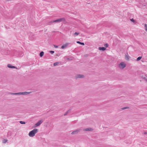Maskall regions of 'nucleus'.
<instances>
[{
    "label": "nucleus",
    "mask_w": 147,
    "mask_h": 147,
    "mask_svg": "<svg viewBox=\"0 0 147 147\" xmlns=\"http://www.w3.org/2000/svg\"><path fill=\"white\" fill-rule=\"evenodd\" d=\"M99 50H102L103 51H105V50H106V48L103 47H100L98 48Z\"/></svg>",
    "instance_id": "10"
},
{
    "label": "nucleus",
    "mask_w": 147,
    "mask_h": 147,
    "mask_svg": "<svg viewBox=\"0 0 147 147\" xmlns=\"http://www.w3.org/2000/svg\"><path fill=\"white\" fill-rule=\"evenodd\" d=\"M79 34V33H78V32H76L74 33V35H76V36H77Z\"/></svg>",
    "instance_id": "23"
},
{
    "label": "nucleus",
    "mask_w": 147,
    "mask_h": 147,
    "mask_svg": "<svg viewBox=\"0 0 147 147\" xmlns=\"http://www.w3.org/2000/svg\"><path fill=\"white\" fill-rule=\"evenodd\" d=\"M65 20V19L64 18H62L58 19L57 20H53L51 22V23L53 22H60L62 21H64Z\"/></svg>",
    "instance_id": "2"
},
{
    "label": "nucleus",
    "mask_w": 147,
    "mask_h": 147,
    "mask_svg": "<svg viewBox=\"0 0 147 147\" xmlns=\"http://www.w3.org/2000/svg\"><path fill=\"white\" fill-rule=\"evenodd\" d=\"M30 92H18V93H13V94L14 95H27L29 94L30 93Z\"/></svg>",
    "instance_id": "3"
},
{
    "label": "nucleus",
    "mask_w": 147,
    "mask_h": 147,
    "mask_svg": "<svg viewBox=\"0 0 147 147\" xmlns=\"http://www.w3.org/2000/svg\"><path fill=\"white\" fill-rule=\"evenodd\" d=\"M145 76H142V78H143V79H144L146 80H147V75H145Z\"/></svg>",
    "instance_id": "14"
},
{
    "label": "nucleus",
    "mask_w": 147,
    "mask_h": 147,
    "mask_svg": "<svg viewBox=\"0 0 147 147\" xmlns=\"http://www.w3.org/2000/svg\"><path fill=\"white\" fill-rule=\"evenodd\" d=\"M42 122V121L40 120L37 122L36 124V125L38 126H39Z\"/></svg>",
    "instance_id": "7"
},
{
    "label": "nucleus",
    "mask_w": 147,
    "mask_h": 147,
    "mask_svg": "<svg viewBox=\"0 0 147 147\" xmlns=\"http://www.w3.org/2000/svg\"><path fill=\"white\" fill-rule=\"evenodd\" d=\"M144 134H147V133H146V132H145V133H144Z\"/></svg>",
    "instance_id": "29"
},
{
    "label": "nucleus",
    "mask_w": 147,
    "mask_h": 147,
    "mask_svg": "<svg viewBox=\"0 0 147 147\" xmlns=\"http://www.w3.org/2000/svg\"><path fill=\"white\" fill-rule=\"evenodd\" d=\"M54 46L56 48H57L58 47V46H56V45H54Z\"/></svg>",
    "instance_id": "28"
},
{
    "label": "nucleus",
    "mask_w": 147,
    "mask_h": 147,
    "mask_svg": "<svg viewBox=\"0 0 147 147\" xmlns=\"http://www.w3.org/2000/svg\"><path fill=\"white\" fill-rule=\"evenodd\" d=\"M77 77L79 78H82L84 77V76L82 74H78L77 75Z\"/></svg>",
    "instance_id": "8"
},
{
    "label": "nucleus",
    "mask_w": 147,
    "mask_h": 147,
    "mask_svg": "<svg viewBox=\"0 0 147 147\" xmlns=\"http://www.w3.org/2000/svg\"><path fill=\"white\" fill-rule=\"evenodd\" d=\"M79 131V130H75L74 131H73L72 132L71 134H76L78 133V132Z\"/></svg>",
    "instance_id": "9"
},
{
    "label": "nucleus",
    "mask_w": 147,
    "mask_h": 147,
    "mask_svg": "<svg viewBox=\"0 0 147 147\" xmlns=\"http://www.w3.org/2000/svg\"><path fill=\"white\" fill-rule=\"evenodd\" d=\"M20 123L21 124H25V122L24 121H20Z\"/></svg>",
    "instance_id": "19"
},
{
    "label": "nucleus",
    "mask_w": 147,
    "mask_h": 147,
    "mask_svg": "<svg viewBox=\"0 0 147 147\" xmlns=\"http://www.w3.org/2000/svg\"><path fill=\"white\" fill-rule=\"evenodd\" d=\"M142 58V57L141 56L139 57H138L137 58V61H138L140 60Z\"/></svg>",
    "instance_id": "18"
},
{
    "label": "nucleus",
    "mask_w": 147,
    "mask_h": 147,
    "mask_svg": "<svg viewBox=\"0 0 147 147\" xmlns=\"http://www.w3.org/2000/svg\"><path fill=\"white\" fill-rule=\"evenodd\" d=\"M119 67L123 69L126 67V64L124 62H122L119 64Z\"/></svg>",
    "instance_id": "4"
},
{
    "label": "nucleus",
    "mask_w": 147,
    "mask_h": 147,
    "mask_svg": "<svg viewBox=\"0 0 147 147\" xmlns=\"http://www.w3.org/2000/svg\"><path fill=\"white\" fill-rule=\"evenodd\" d=\"M7 141V139H3V143H6Z\"/></svg>",
    "instance_id": "15"
},
{
    "label": "nucleus",
    "mask_w": 147,
    "mask_h": 147,
    "mask_svg": "<svg viewBox=\"0 0 147 147\" xmlns=\"http://www.w3.org/2000/svg\"><path fill=\"white\" fill-rule=\"evenodd\" d=\"M144 27L145 30L147 32V24H144Z\"/></svg>",
    "instance_id": "16"
},
{
    "label": "nucleus",
    "mask_w": 147,
    "mask_h": 147,
    "mask_svg": "<svg viewBox=\"0 0 147 147\" xmlns=\"http://www.w3.org/2000/svg\"><path fill=\"white\" fill-rule=\"evenodd\" d=\"M76 42L78 44H79L82 45H84V42H82L79 41H77Z\"/></svg>",
    "instance_id": "12"
},
{
    "label": "nucleus",
    "mask_w": 147,
    "mask_h": 147,
    "mask_svg": "<svg viewBox=\"0 0 147 147\" xmlns=\"http://www.w3.org/2000/svg\"><path fill=\"white\" fill-rule=\"evenodd\" d=\"M131 20V21H132V22H134V20H133V19H131V20Z\"/></svg>",
    "instance_id": "27"
},
{
    "label": "nucleus",
    "mask_w": 147,
    "mask_h": 147,
    "mask_svg": "<svg viewBox=\"0 0 147 147\" xmlns=\"http://www.w3.org/2000/svg\"><path fill=\"white\" fill-rule=\"evenodd\" d=\"M125 59L126 60H129V57L127 55H125Z\"/></svg>",
    "instance_id": "21"
},
{
    "label": "nucleus",
    "mask_w": 147,
    "mask_h": 147,
    "mask_svg": "<svg viewBox=\"0 0 147 147\" xmlns=\"http://www.w3.org/2000/svg\"><path fill=\"white\" fill-rule=\"evenodd\" d=\"M127 108V107H123V108H122L121 109L122 110H124L125 109H126Z\"/></svg>",
    "instance_id": "24"
},
{
    "label": "nucleus",
    "mask_w": 147,
    "mask_h": 147,
    "mask_svg": "<svg viewBox=\"0 0 147 147\" xmlns=\"http://www.w3.org/2000/svg\"><path fill=\"white\" fill-rule=\"evenodd\" d=\"M44 54V52L43 51H41L40 53V56L42 57Z\"/></svg>",
    "instance_id": "13"
},
{
    "label": "nucleus",
    "mask_w": 147,
    "mask_h": 147,
    "mask_svg": "<svg viewBox=\"0 0 147 147\" xmlns=\"http://www.w3.org/2000/svg\"><path fill=\"white\" fill-rule=\"evenodd\" d=\"M38 129H34L29 132L28 135L30 137H33L34 136L35 134L38 132Z\"/></svg>",
    "instance_id": "1"
},
{
    "label": "nucleus",
    "mask_w": 147,
    "mask_h": 147,
    "mask_svg": "<svg viewBox=\"0 0 147 147\" xmlns=\"http://www.w3.org/2000/svg\"><path fill=\"white\" fill-rule=\"evenodd\" d=\"M105 46L106 47H108V45L107 44H105Z\"/></svg>",
    "instance_id": "26"
},
{
    "label": "nucleus",
    "mask_w": 147,
    "mask_h": 147,
    "mask_svg": "<svg viewBox=\"0 0 147 147\" xmlns=\"http://www.w3.org/2000/svg\"><path fill=\"white\" fill-rule=\"evenodd\" d=\"M69 110H68V111H67L65 114H64V115H66L67 113H68V112L69 111Z\"/></svg>",
    "instance_id": "25"
},
{
    "label": "nucleus",
    "mask_w": 147,
    "mask_h": 147,
    "mask_svg": "<svg viewBox=\"0 0 147 147\" xmlns=\"http://www.w3.org/2000/svg\"><path fill=\"white\" fill-rule=\"evenodd\" d=\"M7 67L10 68H16V67L15 66L12 65L10 64H8L7 65Z\"/></svg>",
    "instance_id": "6"
},
{
    "label": "nucleus",
    "mask_w": 147,
    "mask_h": 147,
    "mask_svg": "<svg viewBox=\"0 0 147 147\" xmlns=\"http://www.w3.org/2000/svg\"><path fill=\"white\" fill-rule=\"evenodd\" d=\"M58 64H59V63H58V62L55 63L53 64V65L54 66H56Z\"/></svg>",
    "instance_id": "20"
},
{
    "label": "nucleus",
    "mask_w": 147,
    "mask_h": 147,
    "mask_svg": "<svg viewBox=\"0 0 147 147\" xmlns=\"http://www.w3.org/2000/svg\"><path fill=\"white\" fill-rule=\"evenodd\" d=\"M20 54H19L18 55V56H19V57H21V56H23V53H22V52H20Z\"/></svg>",
    "instance_id": "17"
},
{
    "label": "nucleus",
    "mask_w": 147,
    "mask_h": 147,
    "mask_svg": "<svg viewBox=\"0 0 147 147\" xmlns=\"http://www.w3.org/2000/svg\"><path fill=\"white\" fill-rule=\"evenodd\" d=\"M92 130V128H86L84 129V130L85 131H91Z\"/></svg>",
    "instance_id": "11"
},
{
    "label": "nucleus",
    "mask_w": 147,
    "mask_h": 147,
    "mask_svg": "<svg viewBox=\"0 0 147 147\" xmlns=\"http://www.w3.org/2000/svg\"><path fill=\"white\" fill-rule=\"evenodd\" d=\"M54 51H50V53L52 54H53V53H54Z\"/></svg>",
    "instance_id": "22"
},
{
    "label": "nucleus",
    "mask_w": 147,
    "mask_h": 147,
    "mask_svg": "<svg viewBox=\"0 0 147 147\" xmlns=\"http://www.w3.org/2000/svg\"><path fill=\"white\" fill-rule=\"evenodd\" d=\"M69 45V43H66L65 44L63 45L61 47V48L62 49H65L67 48V47Z\"/></svg>",
    "instance_id": "5"
}]
</instances>
